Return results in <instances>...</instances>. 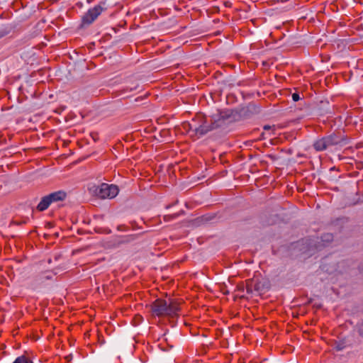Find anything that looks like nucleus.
I'll list each match as a JSON object with an SVG mask.
<instances>
[{
	"instance_id": "1",
	"label": "nucleus",
	"mask_w": 363,
	"mask_h": 363,
	"mask_svg": "<svg viewBox=\"0 0 363 363\" xmlns=\"http://www.w3.org/2000/svg\"><path fill=\"white\" fill-rule=\"evenodd\" d=\"M153 314L157 316H168L173 318L178 315L179 304L173 300L166 301L157 299L151 305Z\"/></svg>"
},
{
	"instance_id": "2",
	"label": "nucleus",
	"mask_w": 363,
	"mask_h": 363,
	"mask_svg": "<svg viewBox=\"0 0 363 363\" xmlns=\"http://www.w3.org/2000/svg\"><path fill=\"white\" fill-rule=\"evenodd\" d=\"M90 194L100 199H113L118 194L116 185L103 183L100 186L93 185L89 188Z\"/></svg>"
},
{
	"instance_id": "3",
	"label": "nucleus",
	"mask_w": 363,
	"mask_h": 363,
	"mask_svg": "<svg viewBox=\"0 0 363 363\" xmlns=\"http://www.w3.org/2000/svg\"><path fill=\"white\" fill-rule=\"evenodd\" d=\"M220 116H214L213 118V121L211 123V124L208 123L206 121L203 123L199 126H195L192 124H187L189 127V129L195 133L196 135L202 136L208 133L209 131H211L220 125H222L223 123V119Z\"/></svg>"
},
{
	"instance_id": "4",
	"label": "nucleus",
	"mask_w": 363,
	"mask_h": 363,
	"mask_svg": "<svg viewBox=\"0 0 363 363\" xmlns=\"http://www.w3.org/2000/svg\"><path fill=\"white\" fill-rule=\"evenodd\" d=\"M324 138L327 143L328 148L333 146L342 147L347 143V138L337 134H331L324 137Z\"/></svg>"
},
{
	"instance_id": "5",
	"label": "nucleus",
	"mask_w": 363,
	"mask_h": 363,
	"mask_svg": "<svg viewBox=\"0 0 363 363\" xmlns=\"http://www.w3.org/2000/svg\"><path fill=\"white\" fill-rule=\"evenodd\" d=\"M101 5H97L89 11L84 15L82 21L84 23L91 24L101 14L103 11Z\"/></svg>"
},
{
	"instance_id": "6",
	"label": "nucleus",
	"mask_w": 363,
	"mask_h": 363,
	"mask_svg": "<svg viewBox=\"0 0 363 363\" xmlns=\"http://www.w3.org/2000/svg\"><path fill=\"white\" fill-rule=\"evenodd\" d=\"M66 193L63 191H58L49 194L51 203L62 201L66 197Z\"/></svg>"
},
{
	"instance_id": "7",
	"label": "nucleus",
	"mask_w": 363,
	"mask_h": 363,
	"mask_svg": "<svg viewBox=\"0 0 363 363\" xmlns=\"http://www.w3.org/2000/svg\"><path fill=\"white\" fill-rule=\"evenodd\" d=\"M50 203H52L50 201V198L49 195L45 196L41 199L40 202L38 203L37 206V208L40 211H45L49 207Z\"/></svg>"
},
{
	"instance_id": "8",
	"label": "nucleus",
	"mask_w": 363,
	"mask_h": 363,
	"mask_svg": "<svg viewBox=\"0 0 363 363\" xmlns=\"http://www.w3.org/2000/svg\"><path fill=\"white\" fill-rule=\"evenodd\" d=\"M313 147L316 151H323V150H327L328 149L327 143L325 142L324 137L319 140H317L313 143Z\"/></svg>"
},
{
	"instance_id": "9",
	"label": "nucleus",
	"mask_w": 363,
	"mask_h": 363,
	"mask_svg": "<svg viewBox=\"0 0 363 363\" xmlns=\"http://www.w3.org/2000/svg\"><path fill=\"white\" fill-rule=\"evenodd\" d=\"M13 363H33L32 360L28 359L25 355H21L17 357Z\"/></svg>"
},
{
	"instance_id": "10",
	"label": "nucleus",
	"mask_w": 363,
	"mask_h": 363,
	"mask_svg": "<svg viewBox=\"0 0 363 363\" xmlns=\"http://www.w3.org/2000/svg\"><path fill=\"white\" fill-rule=\"evenodd\" d=\"M334 347L337 351H341L345 347V343L343 341L336 342L335 343Z\"/></svg>"
},
{
	"instance_id": "11",
	"label": "nucleus",
	"mask_w": 363,
	"mask_h": 363,
	"mask_svg": "<svg viewBox=\"0 0 363 363\" xmlns=\"http://www.w3.org/2000/svg\"><path fill=\"white\" fill-rule=\"evenodd\" d=\"M333 235L332 234H325L322 236V239H323V241H325V242H330L331 240H333Z\"/></svg>"
},
{
	"instance_id": "12",
	"label": "nucleus",
	"mask_w": 363,
	"mask_h": 363,
	"mask_svg": "<svg viewBox=\"0 0 363 363\" xmlns=\"http://www.w3.org/2000/svg\"><path fill=\"white\" fill-rule=\"evenodd\" d=\"M293 101H298L300 100V96L298 93H294L291 96Z\"/></svg>"
},
{
	"instance_id": "13",
	"label": "nucleus",
	"mask_w": 363,
	"mask_h": 363,
	"mask_svg": "<svg viewBox=\"0 0 363 363\" xmlns=\"http://www.w3.org/2000/svg\"><path fill=\"white\" fill-rule=\"evenodd\" d=\"M273 127H274V126H271V125H265L264 126V130H271Z\"/></svg>"
}]
</instances>
